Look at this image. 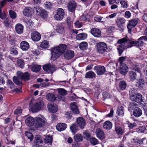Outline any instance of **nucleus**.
Returning a JSON list of instances; mask_svg holds the SVG:
<instances>
[{
    "mask_svg": "<svg viewBox=\"0 0 147 147\" xmlns=\"http://www.w3.org/2000/svg\"><path fill=\"white\" fill-rule=\"evenodd\" d=\"M66 47H55L51 50V58L55 60L65 51Z\"/></svg>",
    "mask_w": 147,
    "mask_h": 147,
    "instance_id": "obj_1",
    "label": "nucleus"
},
{
    "mask_svg": "<svg viewBox=\"0 0 147 147\" xmlns=\"http://www.w3.org/2000/svg\"><path fill=\"white\" fill-rule=\"evenodd\" d=\"M35 127L36 129L40 128L44 126L46 123V119L42 115H39L35 118Z\"/></svg>",
    "mask_w": 147,
    "mask_h": 147,
    "instance_id": "obj_2",
    "label": "nucleus"
},
{
    "mask_svg": "<svg viewBox=\"0 0 147 147\" xmlns=\"http://www.w3.org/2000/svg\"><path fill=\"white\" fill-rule=\"evenodd\" d=\"M117 44L120 45L119 46H125L128 45L129 44L137 45V42L136 41H131L127 36L125 37L119 39L117 42Z\"/></svg>",
    "mask_w": 147,
    "mask_h": 147,
    "instance_id": "obj_3",
    "label": "nucleus"
},
{
    "mask_svg": "<svg viewBox=\"0 0 147 147\" xmlns=\"http://www.w3.org/2000/svg\"><path fill=\"white\" fill-rule=\"evenodd\" d=\"M44 106V102L41 100H39L35 104L30 106L31 110L32 112L35 113L40 111Z\"/></svg>",
    "mask_w": 147,
    "mask_h": 147,
    "instance_id": "obj_4",
    "label": "nucleus"
},
{
    "mask_svg": "<svg viewBox=\"0 0 147 147\" xmlns=\"http://www.w3.org/2000/svg\"><path fill=\"white\" fill-rule=\"evenodd\" d=\"M65 15L64 10L62 8H58L57 10L56 13L54 16L55 19L58 21L62 20Z\"/></svg>",
    "mask_w": 147,
    "mask_h": 147,
    "instance_id": "obj_5",
    "label": "nucleus"
},
{
    "mask_svg": "<svg viewBox=\"0 0 147 147\" xmlns=\"http://www.w3.org/2000/svg\"><path fill=\"white\" fill-rule=\"evenodd\" d=\"M125 22L126 20L123 18H119L117 19L116 24L119 30L122 32L123 31Z\"/></svg>",
    "mask_w": 147,
    "mask_h": 147,
    "instance_id": "obj_6",
    "label": "nucleus"
},
{
    "mask_svg": "<svg viewBox=\"0 0 147 147\" xmlns=\"http://www.w3.org/2000/svg\"><path fill=\"white\" fill-rule=\"evenodd\" d=\"M44 70L48 73L52 74L56 70L55 65L48 64L44 65L43 67Z\"/></svg>",
    "mask_w": 147,
    "mask_h": 147,
    "instance_id": "obj_7",
    "label": "nucleus"
},
{
    "mask_svg": "<svg viewBox=\"0 0 147 147\" xmlns=\"http://www.w3.org/2000/svg\"><path fill=\"white\" fill-rule=\"evenodd\" d=\"M36 12L37 15L40 16L42 18H45L48 16L47 11L42 8L39 7H37Z\"/></svg>",
    "mask_w": 147,
    "mask_h": 147,
    "instance_id": "obj_8",
    "label": "nucleus"
},
{
    "mask_svg": "<svg viewBox=\"0 0 147 147\" xmlns=\"http://www.w3.org/2000/svg\"><path fill=\"white\" fill-rule=\"evenodd\" d=\"M94 69L98 75H102L106 72L105 67L103 66H96L94 67Z\"/></svg>",
    "mask_w": 147,
    "mask_h": 147,
    "instance_id": "obj_9",
    "label": "nucleus"
},
{
    "mask_svg": "<svg viewBox=\"0 0 147 147\" xmlns=\"http://www.w3.org/2000/svg\"><path fill=\"white\" fill-rule=\"evenodd\" d=\"M133 102L137 103H140L142 102V96L141 94L138 93L130 98Z\"/></svg>",
    "mask_w": 147,
    "mask_h": 147,
    "instance_id": "obj_10",
    "label": "nucleus"
},
{
    "mask_svg": "<svg viewBox=\"0 0 147 147\" xmlns=\"http://www.w3.org/2000/svg\"><path fill=\"white\" fill-rule=\"evenodd\" d=\"M76 3L74 0H72L68 3L67 7L68 10L71 12L74 13L76 7Z\"/></svg>",
    "mask_w": 147,
    "mask_h": 147,
    "instance_id": "obj_11",
    "label": "nucleus"
},
{
    "mask_svg": "<svg viewBox=\"0 0 147 147\" xmlns=\"http://www.w3.org/2000/svg\"><path fill=\"white\" fill-rule=\"evenodd\" d=\"M31 36L32 40L35 41H39L41 38L40 34L36 31L32 32Z\"/></svg>",
    "mask_w": 147,
    "mask_h": 147,
    "instance_id": "obj_12",
    "label": "nucleus"
},
{
    "mask_svg": "<svg viewBox=\"0 0 147 147\" xmlns=\"http://www.w3.org/2000/svg\"><path fill=\"white\" fill-rule=\"evenodd\" d=\"M138 22V20L135 19L131 20L129 21V23L127 25V28L129 33L131 32V28L133 27H134L137 24Z\"/></svg>",
    "mask_w": 147,
    "mask_h": 147,
    "instance_id": "obj_13",
    "label": "nucleus"
},
{
    "mask_svg": "<svg viewBox=\"0 0 147 147\" xmlns=\"http://www.w3.org/2000/svg\"><path fill=\"white\" fill-rule=\"evenodd\" d=\"M74 51L69 50L66 51L64 54V57L66 59H69L72 58L74 56Z\"/></svg>",
    "mask_w": 147,
    "mask_h": 147,
    "instance_id": "obj_14",
    "label": "nucleus"
},
{
    "mask_svg": "<svg viewBox=\"0 0 147 147\" xmlns=\"http://www.w3.org/2000/svg\"><path fill=\"white\" fill-rule=\"evenodd\" d=\"M90 32L91 33L96 37H99L101 34L100 30L96 28H92Z\"/></svg>",
    "mask_w": 147,
    "mask_h": 147,
    "instance_id": "obj_15",
    "label": "nucleus"
},
{
    "mask_svg": "<svg viewBox=\"0 0 147 147\" xmlns=\"http://www.w3.org/2000/svg\"><path fill=\"white\" fill-rule=\"evenodd\" d=\"M47 106L48 110L52 113H55L57 110V105L54 103H49Z\"/></svg>",
    "mask_w": 147,
    "mask_h": 147,
    "instance_id": "obj_16",
    "label": "nucleus"
},
{
    "mask_svg": "<svg viewBox=\"0 0 147 147\" xmlns=\"http://www.w3.org/2000/svg\"><path fill=\"white\" fill-rule=\"evenodd\" d=\"M77 122L79 126L81 129L84 128L86 124L85 120L83 118L81 117L77 118Z\"/></svg>",
    "mask_w": 147,
    "mask_h": 147,
    "instance_id": "obj_17",
    "label": "nucleus"
},
{
    "mask_svg": "<svg viewBox=\"0 0 147 147\" xmlns=\"http://www.w3.org/2000/svg\"><path fill=\"white\" fill-rule=\"evenodd\" d=\"M70 107L73 113L76 114H79L80 112L75 102L71 103L70 104Z\"/></svg>",
    "mask_w": 147,
    "mask_h": 147,
    "instance_id": "obj_18",
    "label": "nucleus"
},
{
    "mask_svg": "<svg viewBox=\"0 0 147 147\" xmlns=\"http://www.w3.org/2000/svg\"><path fill=\"white\" fill-rule=\"evenodd\" d=\"M34 12L33 9L29 7H26L23 11L24 15L27 16L32 15Z\"/></svg>",
    "mask_w": 147,
    "mask_h": 147,
    "instance_id": "obj_19",
    "label": "nucleus"
},
{
    "mask_svg": "<svg viewBox=\"0 0 147 147\" xmlns=\"http://www.w3.org/2000/svg\"><path fill=\"white\" fill-rule=\"evenodd\" d=\"M35 119L32 117H27L25 121L26 125L29 127L33 125L34 123Z\"/></svg>",
    "mask_w": 147,
    "mask_h": 147,
    "instance_id": "obj_20",
    "label": "nucleus"
},
{
    "mask_svg": "<svg viewBox=\"0 0 147 147\" xmlns=\"http://www.w3.org/2000/svg\"><path fill=\"white\" fill-rule=\"evenodd\" d=\"M128 69L127 66L126 64H123L122 65H121L119 69V71L121 74L125 75L127 73Z\"/></svg>",
    "mask_w": 147,
    "mask_h": 147,
    "instance_id": "obj_21",
    "label": "nucleus"
},
{
    "mask_svg": "<svg viewBox=\"0 0 147 147\" xmlns=\"http://www.w3.org/2000/svg\"><path fill=\"white\" fill-rule=\"evenodd\" d=\"M28 67L32 71L35 72H38L41 68V66L37 64L30 65Z\"/></svg>",
    "mask_w": 147,
    "mask_h": 147,
    "instance_id": "obj_22",
    "label": "nucleus"
},
{
    "mask_svg": "<svg viewBox=\"0 0 147 147\" xmlns=\"http://www.w3.org/2000/svg\"><path fill=\"white\" fill-rule=\"evenodd\" d=\"M133 114L135 117H139L142 115V111L140 108L136 107L134 109L133 111Z\"/></svg>",
    "mask_w": 147,
    "mask_h": 147,
    "instance_id": "obj_23",
    "label": "nucleus"
},
{
    "mask_svg": "<svg viewBox=\"0 0 147 147\" xmlns=\"http://www.w3.org/2000/svg\"><path fill=\"white\" fill-rule=\"evenodd\" d=\"M42 140L41 137L39 135L36 136L35 137L34 144L36 147H39L38 144L42 142Z\"/></svg>",
    "mask_w": 147,
    "mask_h": 147,
    "instance_id": "obj_24",
    "label": "nucleus"
},
{
    "mask_svg": "<svg viewBox=\"0 0 147 147\" xmlns=\"http://www.w3.org/2000/svg\"><path fill=\"white\" fill-rule=\"evenodd\" d=\"M67 127V125L65 123H60L56 125L57 129L59 131H61L65 130Z\"/></svg>",
    "mask_w": 147,
    "mask_h": 147,
    "instance_id": "obj_25",
    "label": "nucleus"
},
{
    "mask_svg": "<svg viewBox=\"0 0 147 147\" xmlns=\"http://www.w3.org/2000/svg\"><path fill=\"white\" fill-rule=\"evenodd\" d=\"M46 99L49 101L54 102L56 100V97L53 93H49L46 95Z\"/></svg>",
    "mask_w": 147,
    "mask_h": 147,
    "instance_id": "obj_26",
    "label": "nucleus"
},
{
    "mask_svg": "<svg viewBox=\"0 0 147 147\" xmlns=\"http://www.w3.org/2000/svg\"><path fill=\"white\" fill-rule=\"evenodd\" d=\"M23 26L20 24H17L15 26L16 32L18 34H21L23 32Z\"/></svg>",
    "mask_w": 147,
    "mask_h": 147,
    "instance_id": "obj_27",
    "label": "nucleus"
},
{
    "mask_svg": "<svg viewBox=\"0 0 147 147\" xmlns=\"http://www.w3.org/2000/svg\"><path fill=\"white\" fill-rule=\"evenodd\" d=\"M96 133L97 137L101 139L104 138V134L103 131L100 129H97L96 131Z\"/></svg>",
    "mask_w": 147,
    "mask_h": 147,
    "instance_id": "obj_28",
    "label": "nucleus"
},
{
    "mask_svg": "<svg viewBox=\"0 0 147 147\" xmlns=\"http://www.w3.org/2000/svg\"><path fill=\"white\" fill-rule=\"evenodd\" d=\"M103 126L104 129H106L109 130L112 128V124L110 121H107L103 123Z\"/></svg>",
    "mask_w": 147,
    "mask_h": 147,
    "instance_id": "obj_29",
    "label": "nucleus"
},
{
    "mask_svg": "<svg viewBox=\"0 0 147 147\" xmlns=\"http://www.w3.org/2000/svg\"><path fill=\"white\" fill-rule=\"evenodd\" d=\"M143 40L147 41V37L146 36H143L141 37L138 39V41H137V45L138 46H142L143 45L144 42L142 40Z\"/></svg>",
    "mask_w": 147,
    "mask_h": 147,
    "instance_id": "obj_30",
    "label": "nucleus"
},
{
    "mask_svg": "<svg viewBox=\"0 0 147 147\" xmlns=\"http://www.w3.org/2000/svg\"><path fill=\"white\" fill-rule=\"evenodd\" d=\"M127 86V84L124 81H121L119 83V87L120 90H123L125 89Z\"/></svg>",
    "mask_w": 147,
    "mask_h": 147,
    "instance_id": "obj_31",
    "label": "nucleus"
},
{
    "mask_svg": "<svg viewBox=\"0 0 147 147\" xmlns=\"http://www.w3.org/2000/svg\"><path fill=\"white\" fill-rule=\"evenodd\" d=\"M96 77L95 74L92 71H89L86 72L85 74V78L92 79Z\"/></svg>",
    "mask_w": 147,
    "mask_h": 147,
    "instance_id": "obj_32",
    "label": "nucleus"
},
{
    "mask_svg": "<svg viewBox=\"0 0 147 147\" xmlns=\"http://www.w3.org/2000/svg\"><path fill=\"white\" fill-rule=\"evenodd\" d=\"M128 75L130 79L132 80H135L136 78V74L133 71H129Z\"/></svg>",
    "mask_w": 147,
    "mask_h": 147,
    "instance_id": "obj_33",
    "label": "nucleus"
},
{
    "mask_svg": "<svg viewBox=\"0 0 147 147\" xmlns=\"http://www.w3.org/2000/svg\"><path fill=\"white\" fill-rule=\"evenodd\" d=\"M87 37V34H86L82 33H80L77 35L76 38L77 40H84L86 39Z\"/></svg>",
    "mask_w": 147,
    "mask_h": 147,
    "instance_id": "obj_34",
    "label": "nucleus"
},
{
    "mask_svg": "<svg viewBox=\"0 0 147 147\" xmlns=\"http://www.w3.org/2000/svg\"><path fill=\"white\" fill-rule=\"evenodd\" d=\"M56 30L57 32L62 34H63L65 32L64 27L60 25H58L57 26Z\"/></svg>",
    "mask_w": 147,
    "mask_h": 147,
    "instance_id": "obj_35",
    "label": "nucleus"
},
{
    "mask_svg": "<svg viewBox=\"0 0 147 147\" xmlns=\"http://www.w3.org/2000/svg\"><path fill=\"white\" fill-rule=\"evenodd\" d=\"M45 142L46 144L51 145L52 142V138L51 136H47L45 138Z\"/></svg>",
    "mask_w": 147,
    "mask_h": 147,
    "instance_id": "obj_36",
    "label": "nucleus"
},
{
    "mask_svg": "<svg viewBox=\"0 0 147 147\" xmlns=\"http://www.w3.org/2000/svg\"><path fill=\"white\" fill-rule=\"evenodd\" d=\"M22 79L19 78L16 76L13 77V81L17 85H20L22 84Z\"/></svg>",
    "mask_w": 147,
    "mask_h": 147,
    "instance_id": "obj_37",
    "label": "nucleus"
},
{
    "mask_svg": "<svg viewBox=\"0 0 147 147\" xmlns=\"http://www.w3.org/2000/svg\"><path fill=\"white\" fill-rule=\"evenodd\" d=\"M107 49V47H97L96 49L98 53H102L105 51Z\"/></svg>",
    "mask_w": 147,
    "mask_h": 147,
    "instance_id": "obj_38",
    "label": "nucleus"
},
{
    "mask_svg": "<svg viewBox=\"0 0 147 147\" xmlns=\"http://www.w3.org/2000/svg\"><path fill=\"white\" fill-rule=\"evenodd\" d=\"M57 90L58 93L60 95L64 96L67 94V91L63 88H58Z\"/></svg>",
    "mask_w": 147,
    "mask_h": 147,
    "instance_id": "obj_39",
    "label": "nucleus"
},
{
    "mask_svg": "<svg viewBox=\"0 0 147 147\" xmlns=\"http://www.w3.org/2000/svg\"><path fill=\"white\" fill-rule=\"evenodd\" d=\"M74 139L76 142H78L82 141L83 137L82 135L79 134H77L74 136Z\"/></svg>",
    "mask_w": 147,
    "mask_h": 147,
    "instance_id": "obj_40",
    "label": "nucleus"
},
{
    "mask_svg": "<svg viewBox=\"0 0 147 147\" xmlns=\"http://www.w3.org/2000/svg\"><path fill=\"white\" fill-rule=\"evenodd\" d=\"M129 93L130 95V98L133 96H134V95L137 94V91L136 90L133 88H131L129 90Z\"/></svg>",
    "mask_w": 147,
    "mask_h": 147,
    "instance_id": "obj_41",
    "label": "nucleus"
},
{
    "mask_svg": "<svg viewBox=\"0 0 147 147\" xmlns=\"http://www.w3.org/2000/svg\"><path fill=\"white\" fill-rule=\"evenodd\" d=\"M0 5V18L2 19H5L6 18V14L4 11L2 10V7Z\"/></svg>",
    "mask_w": 147,
    "mask_h": 147,
    "instance_id": "obj_42",
    "label": "nucleus"
},
{
    "mask_svg": "<svg viewBox=\"0 0 147 147\" xmlns=\"http://www.w3.org/2000/svg\"><path fill=\"white\" fill-rule=\"evenodd\" d=\"M70 129L72 133L75 134L78 130L77 126L76 124H73L70 126Z\"/></svg>",
    "mask_w": 147,
    "mask_h": 147,
    "instance_id": "obj_43",
    "label": "nucleus"
},
{
    "mask_svg": "<svg viewBox=\"0 0 147 147\" xmlns=\"http://www.w3.org/2000/svg\"><path fill=\"white\" fill-rule=\"evenodd\" d=\"M123 107L120 106L117 110V113L119 116H123L124 115Z\"/></svg>",
    "mask_w": 147,
    "mask_h": 147,
    "instance_id": "obj_44",
    "label": "nucleus"
},
{
    "mask_svg": "<svg viewBox=\"0 0 147 147\" xmlns=\"http://www.w3.org/2000/svg\"><path fill=\"white\" fill-rule=\"evenodd\" d=\"M115 131L117 134L118 135H122L123 134V131L122 129L119 126H115Z\"/></svg>",
    "mask_w": 147,
    "mask_h": 147,
    "instance_id": "obj_45",
    "label": "nucleus"
},
{
    "mask_svg": "<svg viewBox=\"0 0 147 147\" xmlns=\"http://www.w3.org/2000/svg\"><path fill=\"white\" fill-rule=\"evenodd\" d=\"M9 15L11 18L15 19L16 17V13L13 11L9 10Z\"/></svg>",
    "mask_w": 147,
    "mask_h": 147,
    "instance_id": "obj_46",
    "label": "nucleus"
},
{
    "mask_svg": "<svg viewBox=\"0 0 147 147\" xmlns=\"http://www.w3.org/2000/svg\"><path fill=\"white\" fill-rule=\"evenodd\" d=\"M17 64L18 66L22 68L24 67V61L21 59H19L17 60Z\"/></svg>",
    "mask_w": 147,
    "mask_h": 147,
    "instance_id": "obj_47",
    "label": "nucleus"
},
{
    "mask_svg": "<svg viewBox=\"0 0 147 147\" xmlns=\"http://www.w3.org/2000/svg\"><path fill=\"white\" fill-rule=\"evenodd\" d=\"M11 22V21L9 18H6L3 22V24L6 27H9Z\"/></svg>",
    "mask_w": 147,
    "mask_h": 147,
    "instance_id": "obj_48",
    "label": "nucleus"
},
{
    "mask_svg": "<svg viewBox=\"0 0 147 147\" xmlns=\"http://www.w3.org/2000/svg\"><path fill=\"white\" fill-rule=\"evenodd\" d=\"M144 81L142 80H140L138 81L136 84V86L140 88H142L144 84Z\"/></svg>",
    "mask_w": 147,
    "mask_h": 147,
    "instance_id": "obj_49",
    "label": "nucleus"
},
{
    "mask_svg": "<svg viewBox=\"0 0 147 147\" xmlns=\"http://www.w3.org/2000/svg\"><path fill=\"white\" fill-rule=\"evenodd\" d=\"M7 85L11 89L14 88V85L12 82L10 80H8L7 82Z\"/></svg>",
    "mask_w": 147,
    "mask_h": 147,
    "instance_id": "obj_50",
    "label": "nucleus"
},
{
    "mask_svg": "<svg viewBox=\"0 0 147 147\" xmlns=\"http://www.w3.org/2000/svg\"><path fill=\"white\" fill-rule=\"evenodd\" d=\"M29 78L30 75L29 74L28 72H26L23 74V76L22 80H27L29 79Z\"/></svg>",
    "mask_w": 147,
    "mask_h": 147,
    "instance_id": "obj_51",
    "label": "nucleus"
},
{
    "mask_svg": "<svg viewBox=\"0 0 147 147\" xmlns=\"http://www.w3.org/2000/svg\"><path fill=\"white\" fill-rule=\"evenodd\" d=\"M26 136L28 138L30 139V141H32L33 138V135L29 132H26L25 133Z\"/></svg>",
    "mask_w": 147,
    "mask_h": 147,
    "instance_id": "obj_52",
    "label": "nucleus"
},
{
    "mask_svg": "<svg viewBox=\"0 0 147 147\" xmlns=\"http://www.w3.org/2000/svg\"><path fill=\"white\" fill-rule=\"evenodd\" d=\"M13 0H1L0 1V5L1 6H4L7 1L11 2L13 1Z\"/></svg>",
    "mask_w": 147,
    "mask_h": 147,
    "instance_id": "obj_53",
    "label": "nucleus"
},
{
    "mask_svg": "<svg viewBox=\"0 0 147 147\" xmlns=\"http://www.w3.org/2000/svg\"><path fill=\"white\" fill-rule=\"evenodd\" d=\"M102 96L104 100L106 98H109L111 97L110 95L107 92H103Z\"/></svg>",
    "mask_w": 147,
    "mask_h": 147,
    "instance_id": "obj_54",
    "label": "nucleus"
},
{
    "mask_svg": "<svg viewBox=\"0 0 147 147\" xmlns=\"http://www.w3.org/2000/svg\"><path fill=\"white\" fill-rule=\"evenodd\" d=\"M125 49V48L124 47H119L117 48L119 56L121 55L123 51Z\"/></svg>",
    "mask_w": 147,
    "mask_h": 147,
    "instance_id": "obj_55",
    "label": "nucleus"
},
{
    "mask_svg": "<svg viewBox=\"0 0 147 147\" xmlns=\"http://www.w3.org/2000/svg\"><path fill=\"white\" fill-rule=\"evenodd\" d=\"M90 141L91 143L94 145H96L98 143V141L97 140L93 137L90 138Z\"/></svg>",
    "mask_w": 147,
    "mask_h": 147,
    "instance_id": "obj_56",
    "label": "nucleus"
},
{
    "mask_svg": "<svg viewBox=\"0 0 147 147\" xmlns=\"http://www.w3.org/2000/svg\"><path fill=\"white\" fill-rule=\"evenodd\" d=\"M120 3L121 4V7L123 8H126L127 7V3L124 0H121L120 1Z\"/></svg>",
    "mask_w": 147,
    "mask_h": 147,
    "instance_id": "obj_57",
    "label": "nucleus"
},
{
    "mask_svg": "<svg viewBox=\"0 0 147 147\" xmlns=\"http://www.w3.org/2000/svg\"><path fill=\"white\" fill-rule=\"evenodd\" d=\"M22 111V109L20 108H17L14 112V113L16 115L19 116L20 115Z\"/></svg>",
    "mask_w": 147,
    "mask_h": 147,
    "instance_id": "obj_58",
    "label": "nucleus"
},
{
    "mask_svg": "<svg viewBox=\"0 0 147 147\" xmlns=\"http://www.w3.org/2000/svg\"><path fill=\"white\" fill-rule=\"evenodd\" d=\"M52 4L50 2H46L44 3L45 7L47 9H50L51 8Z\"/></svg>",
    "mask_w": 147,
    "mask_h": 147,
    "instance_id": "obj_59",
    "label": "nucleus"
},
{
    "mask_svg": "<svg viewBox=\"0 0 147 147\" xmlns=\"http://www.w3.org/2000/svg\"><path fill=\"white\" fill-rule=\"evenodd\" d=\"M126 58V57H120L119 59V61L121 65H122L123 64H125L123 63V62L124 61Z\"/></svg>",
    "mask_w": 147,
    "mask_h": 147,
    "instance_id": "obj_60",
    "label": "nucleus"
},
{
    "mask_svg": "<svg viewBox=\"0 0 147 147\" xmlns=\"http://www.w3.org/2000/svg\"><path fill=\"white\" fill-rule=\"evenodd\" d=\"M11 51V53L12 54H13L14 55H16L18 54V52L16 50V48H12L10 50Z\"/></svg>",
    "mask_w": 147,
    "mask_h": 147,
    "instance_id": "obj_61",
    "label": "nucleus"
},
{
    "mask_svg": "<svg viewBox=\"0 0 147 147\" xmlns=\"http://www.w3.org/2000/svg\"><path fill=\"white\" fill-rule=\"evenodd\" d=\"M49 45V41L44 40L41 42V43L40 46H47Z\"/></svg>",
    "mask_w": 147,
    "mask_h": 147,
    "instance_id": "obj_62",
    "label": "nucleus"
},
{
    "mask_svg": "<svg viewBox=\"0 0 147 147\" xmlns=\"http://www.w3.org/2000/svg\"><path fill=\"white\" fill-rule=\"evenodd\" d=\"M75 26L78 28H80L82 26V23L77 20L74 24Z\"/></svg>",
    "mask_w": 147,
    "mask_h": 147,
    "instance_id": "obj_63",
    "label": "nucleus"
},
{
    "mask_svg": "<svg viewBox=\"0 0 147 147\" xmlns=\"http://www.w3.org/2000/svg\"><path fill=\"white\" fill-rule=\"evenodd\" d=\"M132 68L134 70L136 71H139L140 68L139 65H134L132 66Z\"/></svg>",
    "mask_w": 147,
    "mask_h": 147,
    "instance_id": "obj_64",
    "label": "nucleus"
}]
</instances>
